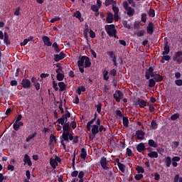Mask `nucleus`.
<instances>
[{
  "label": "nucleus",
  "mask_w": 182,
  "mask_h": 182,
  "mask_svg": "<svg viewBox=\"0 0 182 182\" xmlns=\"http://www.w3.org/2000/svg\"><path fill=\"white\" fill-rule=\"evenodd\" d=\"M19 127H21V125H19V124H18V122H15L13 125V129L16 132H18V130H19Z\"/></svg>",
  "instance_id": "nucleus-51"
},
{
  "label": "nucleus",
  "mask_w": 182,
  "mask_h": 182,
  "mask_svg": "<svg viewBox=\"0 0 182 182\" xmlns=\"http://www.w3.org/2000/svg\"><path fill=\"white\" fill-rule=\"evenodd\" d=\"M144 33H146V31L144 30H140L139 32L134 33V35H136L138 37L144 36Z\"/></svg>",
  "instance_id": "nucleus-42"
},
{
  "label": "nucleus",
  "mask_w": 182,
  "mask_h": 182,
  "mask_svg": "<svg viewBox=\"0 0 182 182\" xmlns=\"http://www.w3.org/2000/svg\"><path fill=\"white\" fill-rule=\"evenodd\" d=\"M141 22H143L144 23H146V22H147V14L142 13L141 14Z\"/></svg>",
  "instance_id": "nucleus-33"
},
{
  "label": "nucleus",
  "mask_w": 182,
  "mask_h": 182,
  "mask_svg": "<svg viewBox=\"0 0 182 182\" xmlns=\"http://www.w3.org/2000/svg\"><path fill=\"white\" fill-rule=\"evenodd\" d=\"M52 83L53 89L55 90V92H58V90H59V87H58V83L55 80H53Z\"/></svg>",
  "instance_id": "nucleus-53"
},
{
  "label": "nucleus",
  "mask_w": 182,
  "mask_h": 182,
  "mask_svg": "<svg viewBox=\"0 0 182 182\" xmlns=\"http://www.w3.org/2000/svg\"><path fill=\"white\" fill-rule=\"evenodd\" d=\"M127 15L129 16V18H132L134 15V9L132 7H129V9H127Z\"/></svg>",
  "instance_id": "nucleus-26"
},
{
  "label": "nucleus",
  "mask_w": 182,
  "mask_h": 182,
  "mask_svg": "<svg viewBox=\"0 0 182 182\" xmlns=\"http://www.w3.org/2000/svg\"><path fill=\"white\" fill-rule=\"evenodd\" d=\"M50 165L53 168H56V166H58V162L56 160H54L53 159H50Z\"/></svg>",
  "instance_id": "nucleus-31"
},
{
  "label": "nucleus",
  "mask_w": 182,
  "mask_h": 182,
  "mask_svg": "<svg viewBox=\"0 0 182 182\" xmlns=\"http://www.w3.org/2000/svg\"><path fill=\"white\" fill-rule=\"evenodd\" d=\"M123 93L119 90H117L115 93L113 95V97L117 103H119L121 99H123Z\"/></svg>",
  "instance_id": "nucleus-5"
},
{
  "label": "nucleus",
  "mask_w": 182,
  "mask_h": 182,
  "mask_svg": "<svg viewBox=\"0 0 182 182\" xmlns=\"http://www.w3.org/2000/svg\"><path fill=\"white\" fill-rule=\"evenodd\" d=\"M105 31L109 36H111L117 32L116 30V26H114V24L105 25Z\"/></svg>",
  "instance_id": "nucleus-3"
},
{
  "label": "nucleus",
  "mask_w": 182,
  "mask_h": 182,
  "mask_svg": "<svg viewBox=\"0 0 182 182\" xmlns=\"http://www.w3.org/2000/svg\"><path fill=\"white\" fill-rule=\"evenodd\" d=\"M154 29H156V26L153 21H150L146 26V32L149 35H153L154 33Z\"/></svg>",
  "instance_id": "nucleus-4"
},
{
  "label": "nucleus",
  "mask_w": 182,
  "mask_h": 182,
  "mask_svg": "<svg viewBox=\"0 0 182 182\" xmlns=\"http://www.w3.org/2000/svg\"><path fill=\"white\" fill-rule=\"evenodd\" d=\"M97 133H99V126L96 124L92 125V134H94V136H96Z\"/></svg>",
  "instance_id": "nucleus-27"
},
{
  "label": "nucleus",
  "mask_w": 182,
  "mask_h": 182,
  "mask_svg": "<svg viewBox=\"0 0 182 182\" xmlns=\"http://www.w3.org/2000/svg\"><path fill=\"white\" fill-rule=\"evenodd\" d=\"M165 163L166 167H170V166H171V157L167 156L165 159Z\"/></svg>",
  "instance_id": "nucleus-38"
},
{
  "label": "nucleus",
  "mask_w": 182,
  "mask_h": 182,
  "mask_svg": "<svg viewBox=\"0 0 182 182\" xmlns=\"http://www.w3.org/2000/svg\"><path fill=\"white\" fill-rule=\"evenodd\" d=\"M109 75H111V76H116V75H117V70H116V69H112L110 70L109 72Z\"/></svg>",
  "instance_id": "nucleus-60"
},
{
  "label": "nucleus",
  "mask_w": 182,
  "mask_h": 182,
  "mask_svg": "<svg viewBox=\"0 0 182 182\" xmlns=\"http://www.w3.org/2000/svg\"><path fill=\"white\" fill-rule=\"evenodd\" d=\"M135 134L136 136V140H144L146 133H144V132H143L142 130H137L136 131Z\"/></svg>",
  "instance_id": "nucleus-11"
},
{
  "label": "nucleus",
  "mask_w": 182,
  "mask_h": 182,
  "mask_svg": "<svg viewBox=\"0 0 182 182\" xmlns=\"http://www.w3.org/2000/svg\"><path fill=\"white\" fill-rule=\"evenodd\" d=\"M21 86L23 89H29L32 86V84H31L29 79L24 78L21 80Z\"/></svg>",
  "instance_id": "nucleus-8"
},
{
  "label": "nucleus",
  "mask_w": 182,
  "mask_h": 182,
  "mask_svg": "<svg viewBox=\"0 0 182 182\" xmlns=\"http://www.w3.org/2000/svg\"><path fill=\"white\" fill-rule=\"evenodd\" d=\"M63 116H65V120L68 122V119L70 117V112L68 110V107H65V114H63Z\"/></svg>",
  "instance_id": "nucleus-43"
},
{
  "label": "nucleus",
  "mask_w": 182,
  "mask_h": 182,
  "mask_svg": "<svg viewBox=\"0 0 182 182\" xmlns=\"http://www.w3.org/2000/svg\"><path fill=\"white\" fill-rule=\"evenodd\" d=\"M112 9L114 12V19L115 21V22H117V21H119V7H117L116 5H114L112 7Z\"/></svg>",
  "instance_id": "nucleus-10"
},
{
  "label": "nucleus",
  "mask_w": 182,
  "mask_h": 182,
  "mask_svg": "<svg viewBox=\"0 0 182 182\" xmlns=\"http://www.w3.org/2000/svg\"><path fill=\"white\" fill-rule=\"evenodd\" d=\"M152 77L154 79V80L156 82H162L164 79L163 75H161L160 74H157V73L154 74V76Z\"/></svg>",
  "instance_id": "nucleus-20"
},
{
  "label": "nucleus",
  "mask_w": 182,
  "mask_h": 182,
  "mask_svg": "<svg viewBox=\"0 0 182 182\" xmlns=\"http://www.w3.org/2000/svg\"><path fill=\"white\" fill-rule=\"evenodd\" d=\"M107 55H109V58L114 60V59H117L116 55H114V52L112 50L107 51Z\"/></svg>",
  "instance_id": "nucleus-35"
},
{
  "label": "nucleus",
  "mask_w": 182,
  "mask_h": 182,
  "mask_svg": "<svg viewBox=\"0 0 182 182\" xmlns=\"http://www.w3.org/2000/svg\"><path fill=\"white\" fill-rule=\"evenodd\" d=\"M143 177H144V176L143 174H136L134 176L135 180H136L137 181L141 180V178H143Z\"/></svg>",
  "instance_id": "nucleus-56"
},
{
  "label": "nucleus",
  "mask_w": 182,
  "mask_h": 182,
  "mask_svg": "<svg viewBox=\"0 0 182 182\" xmlns=\"http://www.w3.org/2000/svg\"><path fill=\"white\" fill-rule=\"evenodd\" d=\"M127 154L128 157H133V156H134V154H133V151H132V149H130V148L127 149Z\"/></svg>",
  "instance_id": "nucleus-49"
},
{
  "label": "nucleus",
  "mask_w": 182,
  "mask_h": 182,
  "mask_svg": "<svg viewBox=\"0 0 182 182\" xmlns=\"http://www.w3.org/2000/svg\"><path fill=\"white\" fill-rule=\"evenodd\" d=\"M140 21H135L134 23V29H139V28L140 27Z\"/></svg>",
  "instance_id": "nucleus-62"
},
{
  "label": "nucleus",
  "mask_w": 182,
  "mask_h": 182,
  "mask_svg": "<svg viewBox=\"0 0 182 182\" xmlns=\"http://www.w3.org/2000/svg\"><path fill=\"white\" fill-rule=\"evenodd\" d=\"M119 169L122 172V173H124L126 171V166L123 164H119L117 165Z\"/></svg>",
  "instance_id": "nucleus-40"
},
{
  "label": "nucleus",
  "mask_w": 182,
  "mask_h": 182,
  "mask_svg": "<svg viewBox=\"0 0 182 182\" xmlns=\"http://www.w3.org/2000/svg\"><path fill=\"white\" fill-rule=\"evenodd\" d=\"M97 109V113H100L102 112V103H98V105H96L95 106Z\"/></svg>",
  "instance_id": "nucleus-50"
},
{
  "label": "nucleus",
  "mask_w": 182,
  "mask_h": 182,
  "mask_svg": "<svg viewBox=\"0 0 182 182\" xmlns=\"http://www.w3.org/2000/svg\"><path fill=\"white\" fill-rule=\"evenodd\" d=\"M177 119H180V114H178V113L173 114L171 117V120L176 121V120H177Z\"/></svg>",
  "instance_id": "nucleus-44"
},
{
  "label": "nucleus",
  "mask_w": 182,
  "mask_h": 182,
  "mask_svg": "<svg viewBox=\"0 0 182 182\" xmlns=\"http://www.w3.org/2000/svg\"><path fill=\"white\" fill-rule=\"evenodd\" d=\"M90 38H92V39H95V38H96V33H95L92 29H90Z\"/></svg>",
  "instance_id": "nucleus-54"
},
{
  "label": "nucleus",
  "mask_w": 182,
  "mask_h": 182,
  "mask_svg": "<svg viewBox=\"0 0 182 182\" xmlns=\"http://www.w3.org/2000/svg\"><path fill=\"white\" fill-rule=\"evenodd\" d=\"M148 15L150 18H154V16H156V11H154V9H150L148 11Z\"/></svg>",
  "instance_id": "nucleus-37"
},
{
  "label": "nucleus",
  "mask_w": 182,
  "mask_h": 182,
  "mask_svg": "<svg viewBox=\"0 0 182 182\" xmlns=\"http://www.w3.org/2000/svg\"><path fill=\"white\" fill-rule=\"evenodd\" d=\"M65 120H66L65 115H62V117L57 120V123L63 126V124H65Z\"/></svg>",
  "instance_id": "nucleus-32"
},
{
  "label": "nucleus",
  "mask_w": 182,
  "mask_h": 182,
  "mask_svg": "<svg viewBox=\"0 0 182 182\" xmlns=\"http://www.w3.org/2000/svg\"><path fill=\"white\" fill-rule=\"evenodd\" d=\"M122 120H123L124 127H129V118L126 117H123Z\"/></svg>",
  "instance_id": "nucleus-39"
},
{
  "label": "nucleus",
  "mask_w": 182,
  "mask_h": 182,
  "mask_svg": "<svg viewBox=\"0 0 182 182\" xmlns=\"http://www.w3.org/2000/svg\"><path fill=\"white\" fill-rule=\"evenodd\" d=\"M91 9L93 12H96L99 11L100 8L97 5L92 4L91 6Z\"/></svg>",
  "instance_id": "nucleus-57"
},
{
  "label": "nucleus",
  "mask_w": 182,
  "mask_h": 182,
  "mask_svg": "<svg viewBox=\"0 0 182 182\" xmlns=\"http://www.w3.org/2000/svg\"><path fill=\"white\" fill-rule=\"evenodd\" d=\"M136 170L137 171V173H144V168H143L142 166H138L136 167Z\"/></svg>",
  "instance_id": "nucleus-46"
},
{
  "label": "nucleus",
  "mask_w": 182,
  "mask_h": 182,
  "mask_svg": "<svg viewBox=\"0 0 182 182\" xmlns=\"http://www.w3.org/2000/svg\"><path fill=\"white\" fill-rule=\"evenodd\" d=\"M113 20H114V16H113V13L109 12L107 13L106 21L107 23H113Z\"/></svg>",
  "instance_id": "nucleus-14"
},
{
  "label": "nucleus",
  "mask_w": 182,
  "mask_h": 182,
  "mask_svg": "<svg viewBox=\"0 0 182 182\" xmlns=\"http://www.w3.org/2000/svg\"><path fill=\"white\" fill-rule=\"evenodd\" d=\"M36 136H38V132H35L34 133L28 135L26 138V142L29 143V141H31V140H33V139H35V137H36Z\"/></svg>",
  "instance_id": "nucleus-19"
},
{
  "label": "nucleus",
  "mask_w": 182,
  "mask_h": 182,
  "mask_svg": "<svg viewBox=\"0 0 182 182\" xmlns=\"http://www.w3.org/2000/svg\"><path fill=\"white\" fill-rule=\"evenodd\" d=\"M10 85L11 86H18V81H16V80H12L10 82Z\"/></svg>",
  "instance_id": "nucleus-63"
},
{
  "label": "nucleus",
  "mask_w": 182,
  "mask_h": 182,
  "mask_svg": "<svg viewBox=\"0 0 182 182\" xmlns=\"http://www.w3.org/2000/svg\"><path fill=\"white\" fill-rule=\"evenodd\" d=\"M4 43L6 46H9V45H11V41H9V35H8V33L4 32Z\"/></svg>",
  "instance_id": "nucleus-21"
},
{
  "label": "nucleus",
  "mask_w": 182,
  "mask_h": 182,
  "mask_svg": "<svg viewBox=\"0 0 182 182\" xmlns=\"http://www.w3.org/2000/svg\"><path fill=\"white\" fill-rule=\"evenodd\" d=\"M14 15L15 16H19V15H21V6H18L16 9Z\"/></svg>",
  "instance_id": "nucleus-48"
},
{
  "label": "nucleus",
  "mask_w": 182,
  "mask_h": 182,
  "mask_svg": "<svg viewBox=\"0 0 182 182\" xmlns=\"http://www.w3.org/2000/svg\"><path fill=\"white\" fill-rule=\"evenodd\" d=\"M23 161L25 164H28V167L32 166V161H31V158L29 157V155L28 154L24 155Z\"/></svg>",
  "instance_id": "nucleus-16"
},
{
  "label": "nucleus",
  "mask_w": 182,
  "mask_h": 182,
  "mask_svg": "<svg viewBox=\"0 0 182 182\" xmlns=\"http://www.w3.org/2000/svg\"><path fill=\"white\" fill-rule=\"evenodd\" d=\"M157 122H156V120H152L151 122V127L153 130H156L157 129Z\"/></svg>",
  "instance_id": "nucleus-41"
},
{
  "label": "nucleus",
  "mask_w": 182,
  "mask_h": 182,
  "mask_svg": "<svg viewBox=\"0 0 182 182\" xmlns=\"http://www.w3.org/2000/svg\"><path fill=\"white\" fill-rule=\"evenodd\" d=\"M58 87H60V92H65L68 87V85L63 82H58Z\"/></svg>",
  "instance_id": "nucleus-25"
},
{
  "label": "nucleus",
  "mask_w": 182,
  "mask_h": 182,
  "mask_svg": "<svg viewBox=\"0 0 182 182\" xmlns=\"http://www.w3.org/2000/svg\"><path fill=\"white\" fill-rule=\"evenodd\" d=\"M42 39L46 46H50L52 45V42H50V38H49V37L44 36Z\"/></svg>",
  "instance_id": "nucleus-17"
},
{
  "label": "nucleus",
  "mask_w": 182,
  "mask_h": 182,
  "mask_svg": "<svg viewBox=\"0 0 182 182\" xmlns=\"http://www.w3.org/2000/svg\"><path fill=\"white\" fill-rule=\"evenodd\" d=\"M175 84L176 86H182V80L178 79L175 80Z\"/></svg>",
  "instance_id": "nucleus-64"
},
{
  "label": "nucleus",
  "mask_w": 182,
  "mask_h": 182,
  "mask_svg": "<svg viewBox=\"0 0 182 182\" xmlns=\"http://www.w3.org/2000/svg\"><path fill=\"white\" fill-rule=\"evenodd\" d=\"M100 164L103 170H109V166H107V159L106 157H101Z\"/></svg>",
  "instance_id": "nucleus-7"
},
{
  "label": "nucleus",
  "mask_w": 182,
  "mask_h": 182,
  "mask_svg": "<svg viewBox=\"0 0 182 182\" xmlns=\"http://www.w3.org/2000/svg\"><path fill=\"white\" fill-rule=\"evenodd\" d=\"M153 76H154V68L153 67H149L145 73V77L146 80H149V79L153 77Z\"/></svg>",
  "instance_id": "nucleus-6"
},
{
  "label": "nucleus",
  "mask_w": 182,
  "mask_h": 182,
  "mask_svg": "<svg viewBox=\"0 0 182 182\" xmlns=\"http://www.w3.org/2000/svg\"><path fill=\"white\" fill-rule=\"evenodd\" d=\"M73 16L77 18V19L79 20L80 22H83V18H82V14L80 11H77L75 13H74Z\"/></svg>",
  "instance_id": "nucleus-22"
},
{
  "label": "nucleus",
  "mask_w": 182,
  "mask_h": 182,
  "mask_svg": "<svg viewBox=\"0 0 182 182\" xmlns=\"http://www.w3.org/2000/svg\"><path fill=\"white\" fill-rule=\"evenodd\" d=\"M104 5L105 6H110V5H112V6L113 7L114 5H117V1H114V0H105Z\"/></svg>",
  "instance_id": "nucleus-18"
},
{
  "label": "nucleus",
  "mask_w": 182,
  "mask_h": 182,
  "mask_svg": "<svg viewBox=\"0 0 182 182\" xmlns=\"http://www.w3.org/2000/svg\"><path fill=\"white\" fill-rule=\"evenodd\" d=\"M84 177H85V172L83 171H80L78 173V178L83 179Z\"/></svg>",
  "instance_id": "nucleus-61"
},
{
  "label": "nucleus",
  "mask_w": 182,
  "mask_h": 182,
  "mask_svg": "<svg viewBox=\"0 0 182 182\" xmlns=\"http://www.w3.org/2000/svg\"><path fill=\"white\" fill-rule=\"evenodd\" d=\"M85 28L84 29L83 35H84V37L85 38V39H88V38H89V36H88L89 26L87 24H85Z\"/></svg>",
  "instance_id": "nucleus-28"
},
{
  "label": "nucleus",
  "mask_w": 182,
  "mask_h": 182,
  "mask_svg": "<svg viewBox=\"0 0 182 182\" xmlns=\"http://www.w3.org/2000/svg\"><path fill=\"white\" fill-rule=\"evenodd\" d=\"M136 103L138 106H139V107H141V109H143L147 106V102L140 98H137Z\"/></svg>",
  "instance_id": "nucleus-12"
},
{
  "label": "nucleus",
  "mask_w": 182,
  "mask_h": 182,
  "mask_svg": "<svg viewBox=\"0 0 182 182\" xmlns=\"http://www.w3.org/2000/svg\"><path fill=\"white\" fill-rule=\"evenodd\" d=\"M58 21H60V17L55 16L54 18L50 19V22L51 23H55V22H57Z\"/></svg>",
  "instance_id": "nucleus-52"
},
{
  "label": "nucleus",
  "mask_w": 182,
  "mask_h": 182,
  "mask_svg": "<svg viewBox=\"0 0 182 182\" xmlns=\"http://www.w3.org/2000/svg\"><path fill=\"white\" fill-rule=\"evenodd\" d=\"M56 79L58 80V82H62L63 79H65V74L64 73H58L56 75Z\"/></svg>",
  "instance_id": "nucleus-29"
},
{
  "label": "nucleus",
  "mask_w": 182,
  "mask_h": 182,
  "mask_svg": "<svg viewBox=\"0 0 182 182\" xmlns=\"http://www.w3.org/2000/svg\"><path fill=\"white\" fill-rule=\"evenodd\" d=\"M86 157H87V151H86V149L82 148L80 158L82 159L85 161V160H86Z\"/></svg>",
  "instance_id": "nucleus-23"
},
{
  "label": "nucleus",
  "mask_w": 182,
  "mask_h": 182,
  "mask_svg": "<svg viewBox=\"0 0 182 182\" xmlns=\"http://www.w3.org/2000/svg\"><path fill=\"white\" fill-rule=\"evenodd\" d=\"M66 58V54L63 53V51L60 52L59 54L54 55V60L55 62H59V60H62Z\"/></svg>",
  "instance_id": "nucleus-9"
},
{
  "label": "nucleus",
  "mask_w": 182,
  "mask_h": 182,
  "mask_svg": "<svg viewBox=\"0 0 182 182\" xmlns=\"http://www.w3.org/2000/svg\"><path fill=\"white\" fill-rule=\"evenodd\" d=\"M80 66H84V68H87L92 66V62H90V58L86 55L80 56L78 58Z\"/></svg>",
  "instance_id": "nucleus-2"
},
{
  "label": "nucleus",
  "mask_w": 182,
  "mask_h": 182,
  "mask_svg": "<svg viewBox=\"0 0 182 182\" xmlns=\"http://www.w3.org/2000/svg\"><path fill=\"white\" fill-rule=\"evenodd\" d=\"M52 46L55 52H56V53H59V52H60V48H59V46L58 45V43L56 42L53 43Z\"/></svg>",
  "instance_id": "nucleus-36"
},
{
  "label": "nucleus",
  "mask_w": 182,
  "mask_h": 182,
  "mask_svg": "<svg viewBox=\"0 0 182 182\" xmlns=\"http://www.w3.org/2000/svg\"><path fill=\"white\" fill-rule=\"evenodd\" d=\"M76 160V154L73 153V159H72V166H73V169L76 170V167H75V161Z\"/></svg>",
  "instance_id": "nucleus-45"
},
{
  "label": "nucleus",
  "mask_w": 182,
  "mask_h": 182,
  "mask_svg": "<svg viewBox=\"0 0 182 182\" xmlns=\"http://www.w3.org/2000/svg\"><path fill=\"white\" fill-rule=\"evenodd\" d=\"M168 53H170V46H168V41H166L164 43L163 55H167Z\"/></svg>",
  "instance_id": "nucleus-13"
},
{
  "label": "nucleus",
  "mask_w": 182,
  "mask_h": 182,
  "mask_svg": "<svg viewBox=\"0 0 182 182\" xmlns=\"http://www.w3.org/2000/svg\"><path fill=\"white\" fill-rule=\"evenodd\" d=\"M103 92L105 95H109V87H107V85H104Z\"/></svg>",
  "instance_id": "nucleus-58"
},
{
  "label": "nucleus",
  "mask_w": 182,
  "mask_h": 182,
  "mask_svg": "<svg viewBox=\"0 0 182 182\" xmlns=\"http://www.w3.org/2000/svg\"><path fill=\"white\" fill-rule=\"evenodd\" d=\"M77 66L79 68V70L80 72V73H85V66L84 65H80L79 64V60H77Z\"/></svg>",
  "instance_id": "nucleus-47"
},
{
  "label": "nucleus",
  "mask_w": 182,
  "mask_h": 182,
  "mask_svg": "<svg viewBox=\"0 0 182 182\" xmlns=\"http://www.w3.org/2000/svg\"><path fill=\"white\" fill-rule=\"evenodd\" d=\"M63 134L60 139V144L63 146L64 150H66V143H69V140H73V135L70 134V127L63 126Z\"/></svg>",
  "instance_id": "nucleus-1"
},
{
  "label": "nucleus",
  "mask_w": 182,
  "mask_h": 182,
  "mask_svg": "<svg viewBox=\"0 0 182 182\" xmlns=\"http://www.w3.org/2000/svg\"><path fill=\"white\" fill-rule=\"evenodd\" d=\"M156 86V81L154 78L149 79V87H154Z\"/></svg>",
  "instance_id": "nucleus-34"
},
{
  "label": "nucleus",
  "mask_w": 182,
  "mask_h": 182,
  "mask_svg": "<svg viewBox=\"0 0 182 182\" xmlns=\"http://www.w3.org/2000/svg\"><path fill=\"white\" fill-rule=\"evenodd\" d=\"M148 144L150 146V147H154V149H156L158 146L157 142L154 141L153 139H149L148 141Z\"/></svg>",
  "instance_id": "nucleus-30"
},
{
  "label": "nucleus",
  "mask_w": 182,
  "mask_h": 182,
  "mask_svg": "<svg viewBox=\"0 0 182 182\" xmlns=\"http://www.w3.org/2000/svg\"><path fill=\"white\" fill-rule=\"evenodd\" d=\"M50 143H54L56 144V136H55V135L53 134H50Z\"/></svg>",
  "instance_id": "nucleus-55"
},
{
  "label": "nucleus",
  "mask_w": 182,
  "mask_h": 182,
  "mask_svg": "<svg viewBox=\"0 0 182 182\" xmlns=\"http://www.w3.org/2000/svg\"><path fill=\"white\" fill-rule=\"evenodd\" d=\"M148 156L150 157V159H157L159 157V154L156 151H151L148 153Z\"/></svg>",
  "instance_id": "nucleus-24"
},
{
  "label": "nucleus",
  "mask_w": 182,
  "mask_h": 182,
  "mask_svg": "<svg viewBox=\"0 0 182 182\" xmlns=\"http://www.w3.org/2000/svg\"><path fill=\"white\" fill-rule=\"evenodd\" d=\"M123 8L124 9H125V11L129 8H131L130 6H129V3L127 1L123 2Z\"/></svg>",
  "instance_id": "nucleus-59"
},
{
  "label": "nucleus",
  "mask_w": 182,
  "mask_h": 182,
  "mask_svg": "<svg viewBox=\"0 0 182 182\" xmlns=\"http://www.w3.org/2000/svg\"><path fill=\"white\" fill-rule=\"evenodd\" d=\"M136 150L139 151V153H143L144 150H146V146L144 145V143L141 142L136 146Z\"/></svg>",
  "instance_id": "nucleus-15"
}]
</instances>
